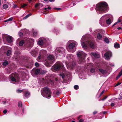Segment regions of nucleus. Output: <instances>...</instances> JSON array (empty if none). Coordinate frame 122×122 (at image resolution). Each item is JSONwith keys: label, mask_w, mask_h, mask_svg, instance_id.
I'll return each instance as SVG.
<instances>
[{"label": "nucleus", "mask_w": 122, "mask_h": 122, "mask_svg": "<svg viewBox=\"0 0 122 122\" xmlns=\"http://www.w3.org/2000/svg\"><path fill=\"white\" fill-rule=\"evenodd\" d=\"M107 4L105 2H103L96 5V9L97 13L101 14L104 11H107Z\"/></svg>", "instance_id": "1"}, {"label": "nucleus", "mask_w": 122, "mask_h": 122, "mask_svg": "<svg viewBox=\"0 0 122 122\" xmlns=\"http://www.w3.org/2000/svg\"><path fill=\"white\" fill-rule=\"evenodd\" d=\"M41 93L43 97L48 99L51 98L52 94L51 89L47 87H45L43 88Z\"/></svg>", "instance_id": "2"}, {"label": "nucleus", "mask_w": 122, "mask_h": 122, "mask_svg": "<svg viewBox=\"0 0 122 122\" xmlns=\"http://www.w3.org/2000/svg\"><path fill=\"white\" fill-rule=\"evenodd\" d=\"M63 79L62 82L64 83H67L69 84L71 80V74L69 72H67L65 74H62L60 75Z\"/></svg>", "instance_id": "3"}, {"label": "nucleus", "mask_w": 122, "mask_h": 122, "mask_svg": "<svg viewBox=\"0 0 122 122\" xmlns=\"http://www.w3.org/2000/svg\"><path fill=\"white\" fill-rule=\"evenodd\" d=\"M76 55L79 58L78 60L79 64H81L85 62L86 56V54L85 53L82 51H78Z\"/></svg>", "instance_id": "4"}, {"label": "nucleus", "mask_w": 122, "mask_h": 122, "mask_svg": "<svg viewBox=\"0 0 122 122\" xmlns=\"http://www.w3.org/2000/svg\"><path fill=\"white\" fill-rule=\"evenodd\" d=\"M81 44L82 46L85 49L87 48V46H88L92 49L95 47L94 41H87L84 42H81Z\"/></svg>", "instance_id": "5"}, {"label": "nucleus", "mask_w": 122, "mask_h": 122, "mask_svg": "<svg viewBox=\"0 0 122 122\" xmlns=\"http://www.w3.org/2000/svg\"><path fill=\"white\" fill-rule=\"evenodd\" d=\"M55 61L54 56L52 55H49L47 57L45 63L46 66L48 67L50 66Z\"/></svg>", "instance_id": "6"}, {"label": "nucleus", "mask_w": 122, "mask_h": 122, "mask_svg": "<svg viewBox=\"0 0 122 122\" xmlns=\"http://www.w3.org/2000/svg\"><path fill=\"white\" fill-rule=\"evenodd\" d=\"M64 66L62 63L60 61L57 62L52 66V71H58L61 68L63 69Z\"/></svg>", "instance_id": "7"}, {"label": "nucleus", "mask_w": 122, "mask_h": 122, "mask_svg": "<svg viewBox=\"0 0 122 122\" xmlns=\"http://www.w3.org/2000/svg\"><path fill=\"white\" fill-rule=\"evenodd\" d=\"M65 50L64 48L62 47L57 48L55 50V54L56 55H59L61 56V54H63L65 52Z\"/></svg>", "instance_id": "8"}, {"label": "nucleus", "mask_w": 122, "mask_h": 122, "mask_svg": "<svg viewBox=\"0 0 122 122\" xmlns=\"http://www.w3.org/2000/svg\"><path fill=\"white\" fill-rule=\"evenodd\" d=\"M2 38L4 40H5L9 43L12 42V37L10 36L5 34H3L2 35Z\"/></svg>", "instance_id": "9"}, {"label": "nucleus", "mask_w": 122, "mask_h": 122, "mask_svg": "<svg viewBox=\"0 0 122 122\" xmlns=\"http://www.w3.org/2000/svg\"><path fill=\"white\" fill-rule=\"evenodd\" d=\"M24 46L26 49L29 50L32 47L33 45L29 41H25Z\"/></svg>", "instance_id": "10"}, {"label": "nucleus", "mask_w": 122, "mask_h": 122, "mask_svg": "<svg viewBox=\"0 0 122 122\" xmlns=\"http://www.w3.org/2000/svg\"><path fill=\"white\" fill-rule=\"evenodd\" d=\"M46 54V51L44 50H42L40 51L39 55L38 56L37 58L38 59H41V56H44Z\"/></svg>", "instance_id": "11"}, {"label": "nucleus", "mask_w": 122, "mask_h": 122, "mask_svg": "<svg viewBox=\"0 0 122 122\" xmlns=\"http://www.w3.org/2000/svg\"><path fill=\"white\" fill-rule=\"evenodd\" d=\"M33 71L36 75H38L40 74H43L41 72L40 69H33Z\"/></svg>", "instance_id": "12"}, {"label": "nucleus", "mask_w": 122, "mask_h": 122, "mask_svg": "<svg viewBox=\"0 0 122 122\" xmlns=\"http://www.w3.org/2000/svg\"><path fill=\"white\" fill-rule=\"evenodd\" d=\"M13 76L17 80V81H19L20 78L18 74L16 73H13L11 74L10 75L12 76Z\"/></svg>", "instance_id": "13"}, {"label": "nucleus", "mask_w": 122, "mask_h": 122, "mask_svg": "<svg viewBox=\"0 0 122 122\" xmlns=\"http://www.w3.org/2000/svg\"><path fill=\"white\" fill-rule=\"evenodd\" d=\"M104 56L106 58H109L111 57L112 56V53L110 51H108L106 52Z\"/></svg>", "instance_id": "14"}, {"label": "nucleus", "mask_w": 122, "mask_h": 122, "mask_svg": "<svg viewBox=\"0 0 122 122\" xmlns=\"http://www.w3.org/2000/svg\"><path fill=\"white\" fill-rule=\"evenodd\" d=\"M88 67H89L90 68H91L90 70V71L92 73H94L95 72V69L93 67L92 63L89 64L87 65Z\"/></svg>", "instance_id": "15"}, {"label": "nucleus", "mask_w": 122, "mask_h": 122, "mask_svg": "<svg viewBox=\"0 0 122 122\" xmlns=\"http://www.w3.org/2000/svg\"><path fill=\"white\" fill-rule=\"evenodd\" d=\"M25 92L23 93L24 96L26 98H27L29 97L30 95V93L29 92L25 90Z\"/></svg>", "instance_id": "16"}, {"label": "nucleus", "mask_w": 122, "mask_h": 122, "mask_svg": "<svg viewBox=\"0 0 122 122\" xmlns=\"http://www.w3.org/2000/svg\"><path fill=\"white\" fill-rule=\"evenodd\" d=\"M30 53L32 56L34 57H35L37 56L38 52L37 51L35 50H34L30 52Z\"/></svg>", "instance_id": "17"}, {"label": "nucleus", "mask_w": 122, "mask_h": 122, "mask_svg": "<svg viewBox=\"0 0 122 122\" xmlns=\"http://www.w3.org/2000/svg\"><path fill=\"white\" fill-rule=\"evenodd\" d=\"M75 46V44L74 43H71L69 46V47L70 49H72L74 48Z\"/></svg>", "instance_id": "18"}, {"label": "nucleus", "mask_w": 122, "mask_h": 122, "mask_svg": "<svg viewBox=\"0 0 122 122\" xmlns=\"http://www.w3.org/2000/svg\"><path fill=\"white\" fill-rule=\"evenodd\" d=\"M25 41L24 40H21L18 43L19 45L20 46H22L24 44H25Z\"/></svg>", "instance_id": "19"}, {"label": "nucleus", "mask_w": 122, "mask_h": 122, "mask_svg": "<svg viewBox=\"0 0 122 122\" xmlns=\"http://www.w3.org/2000/svg\"><path fill=\"white\" fill-rule=\"evenodd\" d=\"M28 65L27 66V68H31L33 64V63L32 62H28L27 64Z\"/></svg>", "instance_id": "20"}, {"label": "nucleus", "mask_w": 122, "mask_h": 122, "mask_svg": "<svg viewBox=\"0 0 122 122\" xmlns=\"http://www.w3.org/2000/svg\"><path fill=\"white\" fill-rule=\"evenodd\" d=\"M99 71L103 74H105L107 73V72L106 70H104L102 69H99Z\"/></svg>", "instance_id": "21"}, {"label": "nucleus", "mask_w": 122, "mask_h": 122, "mask_svg": "<svg viewBox=\"0 0 122 122\" xmlns=\"http://www.w3.org/2000/svg\"><path fill=\"white\" fill-rule=\"evenodd\" d=\"M114 47L115 48H118L120 47V46L118 43L116 42L114 44Z\"/></svg>", "instance_id": "22"}, {"label": "nucleus", "mask_w": 122, "mask_h": 122, "mask_svg": "<svg viewBox=\"0 0 122 122\" xmlns=\"http://www.w3.org/2000/svg\"><path fill=\"white\" fill-rule=\"evenodd\" d=\"M10 76V78L11 81H14L15 82L19 81H17V80L13 76Z\"/></svg>", "instance_id": "23"}, {"label": "nucleus", "mask_w": 122, "mask_h": 122, "mask_svg": "<svg viewBox=\"0 0 122 122\" xmlns=\"http://www.w3.org/2000/svg\"><path fill=\"white\" fill-rule=\"evenodd\" d=\"M91 54L95 57L97 58H99V56L98 54L92 52L91 53Z\"/></svg>", "instance_id": "24"}, {"label": "nucleus", "mask_w": 122, "mask_h": 122, "mask_svg": "<svg viewBox=\"0 0 122 122\" xmlns=\"http://www.w3.org/2000/svg\"><path fill=\"white\" fill-rule=\"evenodd\" d=\"M41 83L42 84H46V83L48 84V82H46V80L44 78H42L41 81Z\"/></svg>", "instance_id": "25"}, {"label": "nucleus", "mask_w": 122, "mask_h": 122, "mask_svg": "<svg viewBox=\"0 0 122 122\" xmlns=\"http://www.w3.org/2000/svg\"><path fill=\"white\" fill-rule=\"evenodd\" d=\"M25 92V89H23L22 90L18 89L16 90V92L18 93H21L22 92L23 93Z\"/></svg>", "instance_id": "26"}, {"label": "nucleus", "mask_w": 122, "mask_h": 122, "mask_svg": "<svg viewBox=\"0 0 122 122\" xmlns=\"http://www.w3.org/2000/svg\"><path fill=\"white\" fill-rule=\"evenodd\" d=\"M11 53V50H8L6 54L7 56H9L10 55Z\"/></svg>", "instance_id": "27"}, {"label": "nucleus", "mask_w": 122, "mask_h": 122, "mask_svg": "<svg viewBox=\"0 0 122 122\" xmlns=\"http://www.w3.org/2000/svg\"><path fill=\"white\" fill-rule=\"evenodd\" d=\"M67 26V28L69 29H71L73 27V25L71 24H68Z\"/></svg>", "instance_id": "28"}, {"label": "nucleus", "mask_w": 122, "mask_h": 122, "mask_svg": "<svg viewBox=\"0 0 122 122\" xmlns=\"http://www.w3.org/2000/svg\"><path fill=\"white\" fill-rule=\"evenodd\" d=\"M104 41L107 43H109V41L108 38L105 37L104 39Z\"/></svg>", "instance_id": "29"}, {"label": "nucleus", "mask_w": 122, "mask_h": 122, "mask_svg": "<svg viewBox=\"0 0 122 122\" xmlns=\"http://www.w3.org/2000/svg\"><path fill=\"white\" fill-rule=\"evenodd\" d=\"M8 7V5L6 4H4L3 5V8L4 9H6Z\"/></svg>", "instance_id": "30"}, {"label": "nucleus", "mask_w": 122, "mask_h": 122, "mask_svg": "<svg viewBox=\"0 0 122 122\" xmlns=\"http://www.w3.org/2000/svg\"><path fill=\"white\" fill-rule=\"evenodd\" d=\"M31 15V14H28L25 17H24L23 18V19L24 20H25L29 16H30Z\"/></svg>", "instance_id": "31"}, {"label": "nucleus", "mask_w": 122, "mask_h": 122, "mask_svg": "<svg viewBox=\"0 0 122 122\" xmlns=\"http://www.w3.org/2000/svg\"><path fill=\"white\" fill-rule=\"evenodd\" d=\"M38 43L41 45L42 46L43 44V41L42 40H39L38 41Z\"/></svg>", "instance_id": "32"}, {"label": "nucleus", "mask_w": 122, "mask_h": 122, "mask_svg": "<svg viewBox=\"0 0 122 122\" xmlns=\"http://www.w3.org/2000/svg\"><path fill=\"white\" fill-rule=\"evenodd\" d=\"M51 9V7H45L44 10H45V11H48V10H50Z\"/></svg>", "instance_id": "33"}, {"label": "nucleus", "mask_w": 122, "mask_h": 122, "mask_svg": "<svg viewBox=\"0 0 122 122\" xmlns=\"http://www.w3.org/2000/svg\"><path fill=\"white\" fill-rule=\"evenodd\" d=\"M111 22V19L109 18L106 20V23L107 24H110Z\"/></svg>", "instance_id": "34"}, {"label": "nucleus", "mask_w": 122, "mask_h": 122, "mask_svg": "<svg viewBox=\"0 0 122 122\" xmlns=\"http://www.w3.org/2000/svg\"><path fill=\"white\" fill-rule=\"evenodd\" d=\"M66 58L67 59L69 60L71 58V57H72V55H67L66 56Z\"/></svg>", "instance_id": "35"}, {"label": "nucleus", "mask_w": 122, "mask_h": 122, "mask_svg": "<svg viewBox=\"0 0 122 122\" xmlns=\"http://www.w3.org/2000/svg\"><path fill=\"white\" fill-rule=\"evenodd\" d=\"M102 35L100 33H98L97 35V38L99 39H101L102 37Z\"/></svg>", "instance_id": "36"}, {"label": "nucleus", "mask_w": 122, "mask_h": 122, "mask_svg": "<svg viewBox=\"0 0 122 122\" xmlns=\"http://www.w3.org/2000/svg\"><path fill=\"white\" fill-rule=\"evenodd\" d=\"M8 64V61H6L5 62H4L3 63V65L4 66H6Z\"/></svg>", "instance_id": "37"}, {"label": "nucleus", "mask_w": 122, "mask_h": 122, "mask_svg": "<svg viewBox=\"0 0 122 122\" xmlns=\"http://www.w3.org/2000/svg\"><path fill=\"white\" fill-rule=\"evenodd\" d=\"M18 105L19 107H21L22 106V104L21 102H19L18 103Z\"/></svg>", "instance_id": "38"}, {"label": "nucleus", "mask_w": 122, "mask_h": 122, "mask_svg": "<svg viewBox=\"0 0 122 122\" xmlns=\"http://www.w3.org/2000/svg\"><path fill=\"white\" fill-rule=\"evenodd\" d=\"M74 88L76 90H77L79 88L78 86L77 85H75L74 86Z\"/></svg>", "instance_id": "39"}, {"label": "nucleus", "mask_w": 122, "mask_h": 122, "mask_svg": "<svg viewBox=\"0 0 122 122\" xmlns=\"http://www.w3.org/2000/svg\"><path fill=\"white\" fill-rule=\"evenodd\" d=\"M19 36L20 37H21L22 36H24V34L23 33L20 32L19 33Z\"/></svg>", "instance_id": "40"}, {"label": "nucleus", "mask_w": 122, "mask_h": 122, "mask_svg": "<svg viewBox=\"0 0 122 122\" xmlns=\"http://www.w3.org/2000/svg\"><path fill=\"white\" fill-rule=\"evenodd\" d=\"M8 102L7 101L5 100L2 102V103L4 104H5L6 103H8Z\"/></svg>", "instance_id": "41"}, {"label": "nucleus", "mask_w": 122, "mask_h": 122, "mask_svg": "<svg viewBox=\"0 0 122 122\" xmlns=\"http://www.w3.org/2000/svg\"><path fill=\"white\" fill-rule=\"evenodd\" d=\"M13 20V17H11L9 19H7L8 21H11Z\"/></svg>", "instance_id": "42"}, {"label": "nucleus", "mask_w": 122, "mask_h": 122, "mask_svg": "<svg viewBox=\"0 0 122 122\" xmlns=\"http://www.w3.org/2000/svg\"><path fill=\"white\" fill-rule=\"evenodd\" d=\"M27 4H24L23 5H21V7L22 8H23L26 6H27Z\"/></svg>", "instance_id": "43"}, {"label": "nucleus", "mask_w": 122, "mask_h": 122, "mask_svg": "<svg viewBox=\"0 0 122 122\" xmlns=\"http://www.w3.org/2000/svg\"><path fill=\"white\" fill-rule=\"evenodd\" d=\"M61 92H59V91H57L56 92V94L57 95H59L60 94Z\"/></svg>", "instance_id": "44"}, {"label": "nucleus", "mask_w": 122, "mask_h": 122, "mask_svg": "<svg viewBox=\"0 0 122 122\" xmlns=\"http://www.w3.org/2000/svg\"><path fill=\"white\" fill-rule=\"evenodd\" d=\"M35 66L36 67H38L39 66V64L38 62H36L35 63Z\"/></svg>", "instance_id": "45"}, {"label": "nucleus", "mask_w": 122, "mask_h": 122, "mask_svg": "<svg viewBox=\"0 0 122 122\" xmlns=\"http://www.w3.org/2000/svg\"><path fill=\"white\" fill-rule=\"evenodd\" d=\"M121 76L119 74L116 77V80H117L118 79V78Z\"/></svg>", "instance_id": "46"}, {"label": "nucleus", "mask_w": 122, "mask_h": 122, "mask_svg": "<svg viewBox=\"0 0 122 122\" xmlns=\"http://www.w3.org/2000/svg\"><path fill=\"white\" fill-rule=\"evenodd\" d=\"M104 90H103L102 92L101 93H100V95L99 97H101L103 94L104 93Z\"/></svg>", "instance_id": "47"}, {"label": "nucleus", "mask_w": 122, "mask_h": 122, "mask_svg": "<svg viewBox=\"0 0 122 122\" xmlns=\"http://www.w3.org/2000/svg\"><path fill=\"white\" fill-rule=\"evenodd\" d=\"M54 9L58 10H60L61 9V8H54Z\"/></svg>", "instance_id": "48"}, {"label": "nucleus", "mask_w": 122, "mask_h": 122, "mask_svg": "<svg viewBox=\"0 0 122 122\" xmlns=\"http://www.w3.org/2000/svg\"><path fill=\"white\" fill-rule=\"evenodd\" d=\"M119 96L121 98L120 99H122V92L120 94Z\"/></svg>", "instance_id": "49"}, {"label": "nucleus", "mask_w": 122, "mask_h": 122, "mask_svg": "<svg viewBox=\"0 0 122 122\" xmlns=\"http://www.w3.org/2000/svg\"><path fill=\"white\" fill-rule=\"evenodd\" d=\"M7 110H6L5 109L3 111V112L4 114H5L7 113Z\"/></svg>", "instance_id": "50"}, {"label": "nucleus", "mask_w": 122, "mask_h": 122, "mask_svg": "<svg viewBox=\"0 0 122 122\" xmlns=\"http://www.w3.org/2000/svg\"><path fill=\"white\" fill-rule=\"evenodd\" d=\"M83 120L82 119H80L79 121V122H82L83 121Z\"/></svg>", "instance_id": "51"}, {"label": "nucleus", "mask_w": 122, "mask_h": 122, "mask_svg": "<svg viewBox=\"0 0 122 122\" xmlns=\"http://www.w3.org/2000/svg\"><path fill=\"white\" fill-rule=\"evenodd\" d=\"M115 105V103H112L111 104V106H112V107H113V106H114Z\"/></svg>", "instance_id": "52"}, {"label": "nucleus", "mask_w": 122, "mask_h": 122, "mask_svg": "<svg viewBox=\"0 0 122 122\" xmlns=\"http://www.w3.org/2000/svg\"><path fill=\"white\" fill-rule=\"evenodd\" d=\"M119 74L121 76L122 75V69L121 70Z\"/></svg>", "instance_id": "53"}, {"label": "nucleus", "mask_w": 122, "mask_h": 122, "mask_svg": "<svg viewBox=\"0 0 122 122\" xmlns=\"http://www.w3.org/2000/svg\"><path fill=\"white\" fill-rule=\"evenodd\" d=\"M121 21L122 20L119 18L118 19L117 22L118 23H119L121 22Z\"/></svg>", "instance_id": "54"}, {"label": "nucleus", "mask_w": 122, "mask_h": 122, "mask_svg": "<svg viewBox=\"0 0 122 122\" xmlns=\"http://www.w3.org/2000/svg\"><path fill=\"white\" fill-rule=\"evenodd\" d=\"M39 4L38 3H37L35 5V7H37L39 6Z\"/></svg>", "instance_id": "55"}, {"label": "nucleus", "mask_w": 122, "mask_h": 122, "mask_svg": "<svg viewBox=\"0 0 122 122\" xmlns=\"http://www.w3.org/2000/svg\"><path fill=\"white\" fill-rule=\"evenodd\" d=\"M118 23L117 22L115 23L112 26V27H113L114 25H116V24H117Z\"/></svg>", "instance_id": "56"}, {"label": "nucleus", "mask_w": 122, "mask_h": 122, "mask_svg": "<svg viewBox=\"0 0 122 122\" xmlns=\"http://www.w3.org/2000/svg\"><path fill=\"white\" fill-rule=\"evenodd\" d=\"M17 6L16 4H15L13 6V7L14 8H15L17 7Z\"/></svg>", "instance_id": "57"}, {"label": "nucleus", "mask_w": 122, "mask_h": 122, "mask_svg": "<svg viewBox=\"0 0 122 122\" xmlns=\"http://www.w3.org/2000/svg\"><path fill=\"white\" fill-rule=\"evenodd\" d=\"M50 83H53V84H54V81L52 80H50Z\"/></svg>", "instance_id": "58"}, {"label": "nucleus", "mask_w": 122, "mask_h": 122, "mask_svg": "<svg viewBox=\"0 0 122 122\" xmlns=\"http://www.w3.org/2000/svg\"><path fill=\"white\" fill-rule=\"evenodd\" d=\"M97 111H94L93 112V114L94 115L96 114L97 113Z\"/></svg>", "instance_id": "59"}, {"label": "nucleus", "mask_w": 122, "mask_h": 122, "mask_svg": "<svg viewBox=\"0 0 122 122\" xmlns=\"http://www.w3.org/2000/svg\"><path fill=\"white\" fill-rule=\"evenodd\" d=\"M58 80L56 78L55 79V81H58Z\"/></svg>", "instance_id": "60"}, {"label": "nucleus", "mask_w": 122, "mask_h": 122, "mask_svg": "<svg viewBox=\"0 0 122 122\" xmlns=\"http://www.w3.org/2000/svg\"><path fill=\"white\" fill-rule=\"evenodd\" d=\"M33 34L34 35H35L36 36L37 35V33H36L35 32H33Z\"/></svg>", "instance_id": "61"}, {"label": "nucleus", "mask_w": 122, "mask_h": 122, "mask_svg": "<svg viewBox=\"0 0 122 122\" xmlns=\"http://www.w3.org/2000/svg\"><path fill=\"white\" fill-rule=\"evenodd\" d=\"M107 97H105V98H103V99H102V100L103 101L105 99H106Z\"/></svg>", "instance_id": "62"}, {"label": "nucleus", "mask_w": 122, "mask_h": 122, "mask_svg": "<svg viewBox=\"0 0 122 122\" xmlns=\"http://www.w3.org/2000/svg\"><path fill=\"white\" fill-rule=\"evenodd\" d=\"M117 29L118 30H120L121 29V27H118L117 28Z\"/></svg>", "instance_id": "63"}, {"label": "nucleus", "mask_w": 122, "mask_h": 122, "mask_svg": "<svg viewBox=\"0 0 122 122\" xmlns=\"http://www.w3.org/2000/svg\"><path fill=\"white\" fill-rule=\"evenodd\" d=\"M54 30H55V31H56L57 30V29L55 28H54Z\"/></svg>", "instance_id": "64"}]
</instances>
